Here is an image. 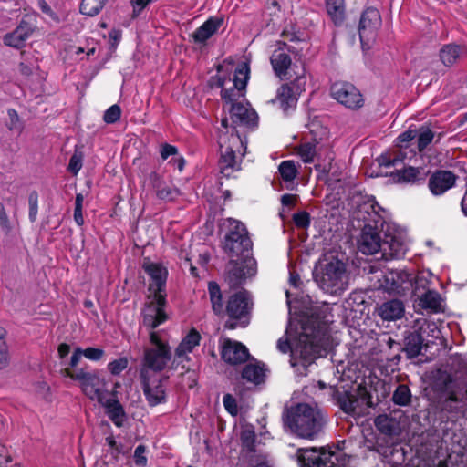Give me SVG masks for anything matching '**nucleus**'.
Masks as SVG:
<instances>
[{
	"label": "nucleus",
	"mask_w": 467,
	"mask_h": 467,
	"mask_svg": "<svg viewBox=\"0 0 467 467\" xmlns=\"http://www.w3.org/2000/svg\"><path fill=\"white\" fill-rule=\"evenodd\" d=\"M249 73L248 64L243 62L235 68L233 78L224 66H220L213 78V84L222 88L223 109L228 112L232 124L254 126L257 122L256 112L248 103L241 101L244 98Z\"/></svg>",
	"instance_id": "obj_1"
},
{
	"label": "nucleus",
	"mask_w": 467,
	"mask_h": 467,
	"mask_svg": "<svg viewBox=\"0 0 467 467\" xmlns=\"http://www.w3.org/2000/svg\"><path fill=\"white\" fill-rule=\"evenodd\" d=\"M330 335L327 322L317 327L305 324L298 336L290 340L280 338L277 348L282 353L291 352L290 364L298 376H306L307 368L314 360L326 355L330 348Z\"/></svg>",
	"instance_id": "obj_2"
},
{
	"label": "nucleus",
	"mask_w": 467,
	"mask_h": 467,
	"mask_svg": "<svg viewBox=\"0 0 467 467\" xmlns=\"http://www.w3.org/2000/svg\"><path fill=\"white\" fill-rule=\"evenodd\" d=\"M229 232L224 237L223 249L231 257L229 280L233 285L256 274V261L251 256L252 242L245 226L239 221L227 219Z\"/></svg>",
	"instance_id": "obj_3"
},
{
	"label": "nucleus",
	"mask_w": 467,
	"mask_h": 467,
	"mask_svg": "<svg viewBox=\"0 0 467 467\" xmlns=\"http://www.w3.org/2000/svg\"><path fill=\"white\" fill-rule=\"evenodd\" d=\"M309 129L311 139L296 146V154L304 163L315 162L317 171L327 174L334 160L329 130L317 122L311 123Z\"/></svg>",
	"instance_id": "obj_4"
},
{
	"label": "nucleus",
	"mask_w": 467,
	"mask_h": 467,
	"mask_svg": "<svg viewBox=\"0 0 467 467\" xmlns=\"http://www.w3.org/2000/svg\"><path fill=\"white\" fill-rule=\"evenodd\" d=\"M143 268L150 276L149 290L152 295L150 305L144 311L143 323L146 327L155 328L167 319L164 312L166 304V279L168 271L160 264L144 262Z\"/></svg>",
	"instance_id": "obj_5"
},
{
	"label": "nucleus",
	"mask_w": 467,
	"mask_h": 467,
	"mask_svg": "<svg viewBox=\"0 0 467 467\" xmlns=\"http://www.w3.org/2000/svg\"><path fill=\"white\" fill-rule=\"evenodd\" d=\"M284 426L297 437L314 440L321 431L324 417L317 405L299 403L283 416Z\"/></svg>",
	"instance_id": "obj_6"
},
{
	"label": "nucleus",
	"mask_w": 467,
	"mask_h": 467,
	"mask_svg": "<svg viewBox=\"0 0 467 467\" xmlns=\"http://www.w3.org/2000/svg\"><path fill=\"white\" fill-rule=\"evenodd\" d=\"M218 144L221 153L220 171L223 175L229 177L234 171L240 169L237 155L244 156L246 146L242 138L234 131V127L229 125L226 117L223 118L221 121Z\"/></svg>",
	"instance_id": "obj_7"
},
{
	"label": "nucleus",
	"mask_w": 467,
	"mask_h": 467,
	"mask_svg": "<svg viewBox=\"0 0 467 467\" xmlns=\"http://www.w3.org/2000/svg\"><path fill=\"white\" fill-rule=\"evenodd\" d=\"M314 276L317 285L330 295L342 293L348 284L346 265L336 258H325Z\"/></svg>",
	"instance_id": "obj_8"
},
{
	"label": "nucleus",
	"mask_w": 467,
	"mask_h": 467,
	"mask_svg": "<svg viewBox=\"0 0 467 467\" xmlns=\"http://www.w3.org/2000/svg\"><path fill=\"white\" fill-rule=\"evenodd\" d=\"M151 347L144 351L140 368V379H147L163 370L171 360V352L167 343L161 341L156 332L150 336Z\"/></svg>",
	"instance_id": "obj_9"
},
{
	"label": "nucleus",
	"mask_w": 467,
	"mask_h": 467,
	"mask_svg": "<svg viewBox=\"0 0 467 467\" xmlns=\"http://www.w3.org/2000/svg\"><path fill=\"white\" fill-rule=\"evenodd\" d=\"M67 377L77 381L83 394L91 400L99 403L109 394L105 379L96 370L67 371Z\"/></svg>",
	"instance_id": "obj_10"
},
{
	"label": "nucleus",
	"mask_w": 467,
	"mask_h": 467,
	"mask_svg": "<svg viewBox=\"0 0 467 467\" xmlns=\"http://www.w3.org/2000/svg\"><path fill=\"white\" fill-rule=\"evenodd\" d=\"M385 237L381 244L382 255L388 259H399L408 249V236L404 229L390 223L382 226Z\"/></svg>",
	"instance_id": "obj_11"
},
{
	"label": "nucleus",
	"mask_w": 467,
	"mask_h": 467,
	"mask_svg": "<svg viewBox=\"0 0 467 467\" xmlns=\"http://www.w3.org/2000/svg\"><path fill=\"white\" fill-rule=\"evenodd\" d=\"M338 404L347 414L359 416L366 409L372 406V401L368 388L358 384L351 391L339 394Z\"/></svg>",
	"instance_id": "obj_12"
},
{
	"label": "nucleus",
	"mask_w": 467,
	"mask_h": 467,
	"mask_svg": "<svg viewBox=\"0 0 467 467\" xmlns=\"http://www.w3.org/2000/svg\"><path fill=\"white\" fill-rule=\"evenodd\" d=\"M381 17L376 8H367L361 15L358 33L363 48H369L377 36V31L380 26Z\"/></svg>",
	"instance_id": "obj_13"
},
{
	"label": "nucleus",
	"mask_w": 467,
	"mask_h": 467,
	"mask_svg": "<svg viewBox=\"0 0 467 467\" xmlns=\"http://www.w3.org/2000/svg\"><path fill=\"white\" fill-rule=\"evenodd\" d=\"M200 341V333L195 329H192L175 348L174 358L172 360L173 368H176L178 366H182L183 370H189L191 368L190 363L192 361L189 354L199 346Z\"/></svg>",
	"instance_id": "obj_14"
},
{
	"label": "nucleus",
	"mask_w": 467,
	"mask_h": 467,
	"mask_svg": "<svg viewBox=\"0 0 467 467\" xmlns=\"http://www.w3.org/2000/svg\"><path fill=\"white\" fill-rule=\"evenodd\" d=\"M335 458L337 456L331 451L322 449L317 451L315 448L298 449L297 460L301 467H333L335 465Z\"/></svg>",
	"instance_id": "obj_15"
},
{
	"label": "nucleus",
	"mask_w": 467,
	"mask_h": 467,
	"mask_svg": "<svg viewBox=\"0 0 467 467\" xmlns=\"http://www.w3.org/2000/svg\"><path fill=\"white\" fill-rule=\"evenodd\" d=\"M330 91L331 96L347 108L356 109L363 106L364 99L361 93L350 83H334Z\"/></svg>",
	"instance_id": "obj_16"
},
{
	"label": "nucleus",
	"mask_w": 467,
	"mask_h": 467,
	"mask_svg": "<svg viewBox=\"0 0 467 467\" xmlns=\"http://www.w3.org/2000/svg\"><path fill=\"white\" fill-rule=\"evenodd\" d=\"M413 274L406 270H390L385 275L381 287L392 294L404 295L413 286Z\"/></svg>",
	"instance_id": "obj_17"
},
{
	"label": "nucleus",
	"mask_w": 467,
	"mask_h": 467,
	"mask_svg": "<svg viewBox=\"0 0 467 467\" xmlns=\"http://www.w3.org/2000/svg\"><path fill=\"white\" fill-rule=\"evenodd\" d=\"M251 306L249 294L246 291H240L229 298L226 310L232 319L239 320V325L245 327L248 324L247 315Z\"/></svg>",
	"instance_id": "obj_18"
},
{
	"label": "nucleus",
	"mask_w": 467,
	"mask_h": 467,
	"mask_svg": "<svg viewBox=\"0 0 467 467\" xmlns=\"http://www.w3.org/2000/svg\"><path fill=\"white\" fill-rule=\"evenodd\" d=\"M384 210L379 205L374 197L366 196L358 205L357 217L359 221H363L364 224L383 226L386 223L384 222Z\"/></svg>",
	"instance_id": "obj_19"
},
{
	"label": "nucleus",
	"mask_w": 467,
	"mask_h": 467,
	"mask_svg": "<svg viewBox=\"0 0 467 467\" xmlns=\"http://www.w3.org/2000/svg\"><path fill=\"white\" fill-rule=\"evenodd\" d=\"M379 226L364 224L361 235L358 239V250L365 254H374L381 252L380 237L378 233Z\"/></svg>",
	"instance_id": "obj_20"
},
{
	"label": "nucleus",
	"mask_w": 467,
	"mask_h": 467,
	"mask_svg": "<svg viewBox=\"0 0 467 467\" xmlns=\"http://www.w3.org/2000/svg\"><path fill=\"white\" fill-rule=\"evenodd\" d=\"M223 359L229 364H239L249 358L247 348L238 341L223 339L221 345Z\"/></svg>",
	"instance_id": "obj_21"
},
{
	"label": "nucleus",
	"mask_w": 467,
	"mask_h": 467,
	"mask_svg": "<svg viewBox=\"0 0 467 467\" xmlns=\"http://www.w3.org/2000/svg\"><path fill=\"white\" fill-rule=\"evenodd\" d=\"M143 391L150 406H156L165 400V389L158 375L141 379Z\"/></svg>",
	"instance_id": "obj_22"
},
{
	"label": "nucleus",
	"mask_w": 467,
	"mask_h": 467,
	"mask_svg": "<svg viewBox=\"0 0 467 467\" xmlns=\"http://www.w3.org/2000/svg\"><path fill=\"white\" fill-rule=\"evenodd\" d=\"M298 87L304 86L306 78L304 76H298L296 79ZM302 89L297 88L296 92H294L293 88L290 85H283L278 90L276 95V101L279 103L280 108L285 111H288L290 109H294L297 103L298 92Z\"/></svg>",
	"instance_id": "obj_23"
},
{
	"label": "nucleus",
	"mask_w": 467,
	"mask_h": 467,
	"mask_svg": "<svg viewBox=\"0 0 467 467\" xmlns=\"http://www.w3.org/2000/svg\"><path fill=\"white\" fill-rule=\"evenodd\" d=\"M455 180L456 177L452 172L440 171L431 176L429 188L432 194L441 195L454 185Z\"/></svg>",
	"instance_id": "obj_24"
},
{
	"label": "nucleus",
	"mask_w": 467,
	"mask_h": 467,
	"mask_svg": "<svg viewBox=\"0 0 467 467\" xmlns=\"http://www.w3.org/2000/svg\"><path fill=\"white\" fill-rule=\"evenodd\" d=\"M417 137L416 130H409L403 133H401L397 138V145L400 149V152H398L393 158L388 155H381L379 159V162L381 166L390 167V166H398L404 160V155L401 152V149L405 148V143L410 142L413 139Z\"/></svg>",
	"instance_id": "obj_25"
},
{
	"label": "nucleus",
	"mask_w": 467,
	"mask_h": 467,
	"mask_svg": "<svg viewBox=\"0 0 467 467\" xmlns=\"http://www.w3.org/2000/svg\"><path fill=\"white\" fill-rule=\"evenodd\" d=\"M33 32L32 27L25 22H21L11 33L5 35L3 41L5 46L21 48Z\"/></svg>",
	"instance_id": "obj_26"
},
{
	"label": "nucleus",
	"mask_w": 467,
	"mask_h": 467,
	"mask_svg": "<svg viewBox=\"0 0 467 467\" xmlns=\"http://www.w3.org/2000/svg\"><path fill=\"white\" fill-rule=\"evenodd\" d=\"M270 60L275 75L280 78H285L291 66V58L287 53L286 45L282 44V46L276 48L273 52Z\"/></svg>",
	"instance_id": "obj_27"
},
{
	"label": "nucleus",
	"mask_w": 467,
	"mask_h": 467,
	"mask_svg": "<svg viewBox=\"0 0 467 467\" xmlns=\"http://www.w3.org/2000/svg\"><path fill=\"white\" fill-rule=\"evenodd\" d=\"M223 19L218 16L210 17L201 26H199L192 34L195 43H204L213 36L222 26Z\"/></svg>",
	"instance_id": "obj_28"
},
{
	"label": "nucleus",
	"mask_w": 467,
	"mask_h": 467,
	"mask_svg": "<svg viewBox=\"0 0 467 467\" xmlns=\"http://www.w3.org/2000/svg\"><path fill=\"white\" fill-rule=\"evenodd\" d=\"M374 423L380 433L389 437L399 436L402 431L400 421L386 414L376 417Z\"/></svg>",
	"instance_id": "obj_29"
},
{
	"label": "nucleus",
	"mask_w": 467,
	"mask_h": 467,
	"mask_svg": "<svg viewBox=\"0 0 467 467\" xmlns=\"http://www.w3.org/2000/svg\"><path fill=\"white\" fill-rule=\"evenodd\" d=\"M99 403L105 407L109 418L116 426L120 427L123 425L125 413L122 406L114 397L109 394L107 398Z\"/></svg>",
	"instance_id": "obj_30"
},
{
	"label": "nucleus",
	"mask_w": 467,
	"mask_h": 467,
	"mask_svg": "<svg viewBox=\"0 0 467 467\" xmlns=\"http://www.w3.org/2000/svg\"><path fill=\"white\" fill-rule=\"evenodd\" d=\"M442 298L435 290H428L422 296H419L418 306L431 313H439L443 311Z\"/></svg>",
	"instance_id": "obj_31"
},
{
	"label": "nucleus",
	"mask_w": 467,
	"mask_h": 467,
	"mask_svg": "<svg viewBox=\"0 0 467 467\" xmlns=\"http://www.w3.org/2000/svg\"><path fill=\"white\" fill-rule=\"evenodd\" d=\"M404 305L401 301L394 299L383 303L379 308V315L384 320H396L402 317Z\"/></svg>",
	"instance_id": "obj_32"
},
{
	"label": "nucleus",
	"mask_w": 467,
	"mask_h": 467,
	"mask_svg": "<svg viewBox=\"0 0 467 467\" xmlns=\"http://www.w3.org/2000/svg\"><path fill=\"white\" fill-rule=\"evenodd\" d=\"M266 368L259 362L247 364L242 372V377L254 384H260L265 381Z\"/></svg>",
	"instance_id": "obj_33"
},
{
	"label": "nucleus",
	"mask_w": 467,
	"mask_h": 467,
	"mask_svg": "<svg viewBox=\"0 0 467 467\" xmlns=\"http://www.w3.org/2000/svg\"><path fill=\"white\" fill-rule=\"evenodd\" d=\"M328 16L336 26H341L345 20V0H326Z\"/></svg>",
	"instance_id": "obj_34"
},
{
	"label": "nucleus",
	"mask_w": 467,
	"mask_h": 467,
	"mask_svg": "<svg viewBox=\"0 0 467 467\" xmlns=\"http://www.w3.org/2000/svg\"><path fill=\"white\" fill-rule=\"evenodd\" d=\"M461 55V47L457 45H446L440 51V58L446 67L452 66Z\"/></svg>",
	"instance_id": "obj_35"
},
{
	"label": "nucleus",
	"mask_w": 467,
	"mask_h": 467,
	"mask_svg": "<svg viewBox=\"0 0 467 467\" xmlns=\"http://www.w3.org/2000/svg\"><path fill=\"white\" fill-rule=\"evenodd\" d=\"M420 170L411 166L397 169L392 173L393 180L397 182H414L420 179Z\"/></svg>",
	"instance_id": "obj_36"
},
{
	"label": "nucleus",
	"mask_w": 467,
	"mask_h": 467,
	"mask_svg": "<svg viewBox=\"0 0 467 467\" xmlns=\"http://www.w3.org/2000/svg\"><path fill=\"white\" fill-rule=\"evenodd\" d=\"M208 291L213 310L217 315L222 314L223 312V304L219 285L215 282H210L208 285Z\"/></svg>",
	"instance_id": "obj_37"
},
{
	"label": "nucleus",
	"mask_w": 467,
	"mask_h": 467,
	"mask_svg": "<svg viewBox=\"0 0 467 467\" xmlns=\"http://www.w3.org/2000/svg\"><path fill=\"white\" fill-rule=\"evenodd\" d=\"M278 171L285 182L292 183L298 173V166L294 161H284L280 163Z\"/></svg>",
	"instance_id": "obj_38"
},
{
	"label": "nucleus",
	"mask_w": 467,
	"mask_h": 467,
	"mask_svg": "<svg viewBox=\"0 0 467 467\" xmlns=\"http://www.w3.org/2000/svg\"><path fill=\"white\" fill-rule=\"evenodd\" d=\"M422 347V337L420 334H411L406 338L405 351L410 358L417 357Z\"/></svg>",
	"instance_id": "obj_39"
},
{
	"label": "nucleus",
	"mask_w": 467,
	"mask_h": 467,
	"mask_svg": "<svg viewBox=\"0 0 467 467\" xmlns=\"http://www.w3.org/2000/svg\"><path fill=\"white\" fill-rule=\"evenodd\" d=\"M108 0H82L80 12L88 16L98 15Z\"/></svg>",
	"instance_id": "obj_40"
},
{
	"label": "nucleus",
	"mask_w": 467,
	"mask_h": 467,
	"mask_svg": "<svg viewBox=\"0 0 467 467\" xmlns=\"http://www.w3.org/2000/svg\"><path fill=\"white\" fill-rule=\"evenodd\" d=\"M179 194V192L174 187L165 184L160 183L156 186V195L159 199L163 201H172Z\"/></svg>",
	"instance_id": "obj_41"
},
{
	"label": "nucleus",
	"mask_w": 467,
	"mask_h": 467,
	"mask_svg": "<svg viewBox=\"0 0 467 467\" xmlns=\"http://www.w3.org/2000/svg\"><path fill=\"white\" fill-rule=\"evenodd\" d=\"M410 390L406 385H399L393 393L392 400L395 404L405 406L410 401Z\"/></svg>",
	"instance_id": "obj_42"
},
{
	"label": "nucleus",
	"mask_w": 467,
	"mask_h": 467,
	"mask_svg": "<svg viewBox=\"0 0 467 467\" xmlns=\"http://www.w3.org/2000/svg\"><path fill=\"white\" fill-rule=\"evenodd\" d=\"M433 137L434 134L429 128L421 127L419 130H417L416 138H418L419 150H424L431 142Z\"/></svg>",
	"instance_id": "obj_43"
},
{
	"label": "nucleus",
	"mask_w": 467,
	"mask_h": 467,
	"mask_svg": "<svg viewBox=\"0 0 467 467\" xmlns=\"http://www.w3.org/2000/svg\"><path fill=\"white\" fill-rule=\"evenodd\" d=\"M83 357H84V354H83L82 348H76L74 349V351H73V354H72L71 358H70L68 367H67L63 370V374H64L65 377H67V371L86 370L85 368H77Z\"/></svg>",
	"instance_id": "obj_44"
},
{
	"label": "nucleus",
	"mask_w": 467,
	"mask_h": 467,
	"mask_svg": "<svg viewBox=\"0 0 467 467\" xmlns=\"http://www.w3.org/2000/svg\"><path fill=\"white\" fill-rule=\"evenodd\" d=\"M129 365L127 358L122 357L118 359H114L108 364V369L112 375L120 374Z\"/></svg>",
	"instance_id": "obj_45"
},
{
	"label": "nucleus",
	"mask_w": 467,
	"mask_h": 467,
	"mask_svg": "<svg viewBox=\"0 0 467 467\" xmlns=\"http://www.w3.org/2000/svg\"><path fill=\"white\" fill-rule=\"evenodd\" d=\"M121 115V109L118 105H112L104 113L103 120L108 124L118 121Z\"/></svg>",
	"instance_id": "obj_46"
},
{
	"label": "nucleus",
	"mask_w": 467,
	"mask_h": 467,
	"mask_svg": "<svg viewBox=\"0 0 467 467\" xmlns=\"http://www.w3.org/2000/svg\"><path fill=\"white\" fill-rule=\"evenodd\" d=\"M83 201V195L81 193H78L75 201L74 220L78 226H81L84 223V218L82 214Z\"/></svg>",
	"instance_id": "obj_47"
},
{
	"label": "nucleus",
	"mask_w": 467,
	"mask_h": 467,
	"mask_svg": "<svg viewBox=\"0 0 467 467\" xmlns=\"http://www.w3.org/2000/svg\"><path fill=\"white\" fill-rule=\"evenodd\" d=\"M293 220L298 228L306 229L310 225V214L305 211L295 213Z\"/></svg>",
	"instance_id": "obj_48"
},
{
	"label": "nucleus",
	"mask_w": 467,
	"mask_h": 467,
	"mask_svg": "<svg viewBox=\"0 0 467 467\" xmlns=\"http://www.w3.org/2000/svg\"><path fill=\"white\" fill-rule=\"evenodd\" d=\"M82 351L84 354V358H86L87 359L91 360V361H99L105 355L104 350L102 348H99L89 347L85 349L82 348Z\"/></svg>",
	"instance_id": "obj_49"
},
{
	"label": "nucleus",
	"mask_w": 467,
	"mask_h": 467,
	"mask_svg": "<svg viewBox=\"0 0 467 467\" xmlns=\"http://www.w3.org/2000/svg\"><path fill=\"white\" fill-rule=\"evenodd\" d=\"M133 457L136 465L145 467L148 462V459L146 457V446L142 444L137 446L134 451Z\"/></svg>",
	"instance_id": "obj_50"
},
{
	"label": "nucleus",
	"mask_w": 467,
	"mask_h": 467,
	"mask_svg": "<svg viewBox=\"0 0 467 467\" xmlns=\"http://www.w3.org/2000/svg\"><path fill=\"white\" fill-rule=\"evenodd\" d=\"M432 274L430 271H421L416 277L413 276L415 290L417 291L420 287L425 288L429 283Z\"/></svg>",
	"instance_id": "obj_51"
},
{
	"label": "nucleus",
	"mask_w": 467,
	"mask_h": 467,
	"mask_svg": "<svg viewBox=\"0 0 467 467\" xmlns=\"http://www.w3.org/2000/svg\"><path fill=\"white\" fill-rule=\"evenodd\" d=\"M0 227L6 235H9L13 230V226L2 203H0Z\"/></svg>",
	"instance_id": "obj_52"
},
{
	"label": "nucleus",
	"mask_w": 467,
	"mask_h": 467,
	"mask_svg": "<svg viewBox=\"0 0 467 467\" xmlns=\"http://www.w3.org/2000/svg\"><path fill=\"white\" fill-rule=\"evenodd\" d=\"M225 410L233 416L237 415L238 406L236 400L231 394H225L223 399Z\"/></svg>",
	"instance_id": "obj_53"
},
{
	"label": "nucleus",
	"mask_w": 467,
	"mask_h": 467,
	"mask_svg": "<svg viewBox=\"0 0 467 467\" xmlns=\"http://www.w3.org/2000/svg\"><path fill=\"white\" fill-rule=\"evenodd\" d=\"M82 167V158L80 155L75 153L69 160L68 171L74 175L78 174Z\"/></svg>",
	"instance_id": "obj_54"
},
{
	"label": "nucleus",
	"mask_w": 467,
	"mask_h": 467,
	"mask_svg": "<svg viewBox=\"0 0 467 467\" xmlns=\"http://www.w3.org/2000/svg\"><path fill=\"white\" fill-rule=\"evenodd\" d=\"M9 362V354L6 342H0V369L5 368Z\"/></svg>",
	"instance_id": "obj_55"
},
{
	"label": "nucleus",
	"mask_w": 467,
	"mask_h": 467,
	"mask_svg": "<svg viewBox=\"0 0 467 467\" xmlns=\"http://www.w3.org/2000/svg\"><path fill=\"white\" fill-rule=\"evenodd\" d=\"M10 122H9V129L10 130H20L21 125L19 121L18 114L15 109H8L7 111Z\"/></svg>",
	"instance_id": "obj_56"
},
{
	"label": "nucleus",
	"mask_w": 467,
	"mask_h": 467,
	"mask_svg": "<svg viewBox=\"0 0 467 467\" xmlns=\"http://www.w3.org/2000/svg\"><path fill=\"white\" fill-rule=\"evenodd\" d=\"M177 154V148L170 145L164 144L161 149V157L162 160H167L170 156H175Z\"/></svg>",
	"instance_id": "obj_57"
},
{
	"label": "nucleus",
	"mask_w": 467,
	"mask_h": 467,
	"mask_svg": "<svg viewBox=\"0 0 467 467\" xmlns=\"http://www.w3.org/2000/svg\"><path fill=\"white\" fill-rule=\"evenodd\" d=\"M296 195L295 194H284L281 197V202L284 206L293 207L296 202Z\"/></svg>",
	"instance_id": "obj_58"
},
{
	"label": "nucleus",
	"mask_w": 467,
	"mask_h": 467,
	"mask_svg": "<svg viewBox=\"0 0 467 467\" xmlns=\"http://www.w3.org/2000/svg\"><path fill=\"white\" fill-rule=\"evenodd\" d=\"M70 352V346L67 343H62L57 348V353L60 358H66Z\"/></svg>",
	"instance_id": "obj_59"
},
{
	"label": "nucleus",
	"mask_w": 467,
	"mask_h": 467,
	"mask_svg": "<svg viewBox=\"0 0 467 467\" xmlns=\"http://www.w3.org/2000/svg\"><path fill=\"white\" fill-rule=\"evenodd\" d=\"M109 38L112 41V45H117L121 38V31L119 29H112L109 32Z\"/></svg>",
	"instance_id": "obj_60"
},
{
	"label": "nucleus",
	"mask_w": 467,
	"mask_h": 467,
	"mask_svg": "<svg viewBox=\"0 0 467 467\" xmlns=\"http://www.w3.org/2000/svg\"><path fill=\"white\" fill-rule=\"evenodd\" d=\"M242 441L247 445L254 440V432L250 430H244L241 435Z\"/></svg>",
	"instance_id": "obj_61"
},
{
	"label": "nucleus",
	"mask_w": 467,
	"mask_h": 467,
	"mask_svg": "<svg viewBox=\"0 0 467 467\" xmlns=\"http://www.w3.org/2000/svg\"><path fill=\"white\" fill-rule=\"evenodd\" d=\"M300 277L297 274L294 273V272H290V278H289V283L291 285H293L294 287H298L299 285H300Z\"/></svg>",
	"instance_id": "obj_62"
},
{
	"label": "nucleus",
	"mask_w": 467,
	"mask_h": 467,
	"mask_svg": "<svg viewBox=\"0 0 467 467\" xmlns=\"http://www.w3.org/2000/svg\"><path fill=\"white\" fill-rule=\"evenodd\" d=\"M19 72H20L23 76H25V77H28V76H30V75H31V73H32V69H31V67H30L28 65H26V64H25V63H20V64H19Z\"/></svg>",
	"instance_id": "obj_63"
},
{
	"label": "nucleus",
	"mask_w": 467,
	"mask_h": 467,
	"mask_svg": "<svg viewBox=\"0 0 467 467\" xmlns=\"http://www.w3.org/2000/svg\"><path fill=\"white\" fill-rule=\"evenodd\" d=\"M36 213H37L36 202L32 203V202H30L29 219L31 222H34L36 220Z\"/></svg>",
	"instance_id": "obj_64"
}]
</instances>
